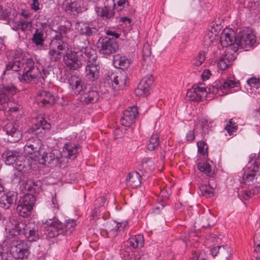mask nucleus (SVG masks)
<instances>
[{
	"mask_svg": "<svg viewBox=\"0 0 260 260\" xmlns=\"http://www.w3.org/2000/svg\"><path fill=\"white\" fill-rule=\"evenodd\" d=\"M239 88L240 82L230 78L224 80L215 81L214 84L209 87H206L204 83H199L187 91L186 96L190 101L200 102L203 98L207 96L208 92L222 96L237 91Z\"/></svg>",
	"mask_w": 260,
	"mask_h": 260,
	"instance_id": "nucleus-1",
	"label": "nucleus"
},
{
	"mask_svg": "<svg viewBox=\"0 0 260 260\" xmlns=\"http://www.w3.org/2000/svg\"><path fill=\"white\" fill-rule=\"evenodd\" d=\"M21 230L20 223L15 219L7 223L6 230L9 233L7 244L14 256L20 259L27 258L30 254L29 247L26 242L20 240L19 237Z\"/></svg>",
	"mask_w": 260,
	"mask_h": 260,
	"instance_id": "nucleus-2",
	"label": "nucleus"
},
{
	"mask_svg": "<svg viewBox=\"0 0 260 260\" xmlns=\"http://www.w3.org/2000/svg\"><path fill=\"white\" fill-rule=\"evenodd\" d=\"M47 225L45 234L47 239H51L60 236L70 235L76 225V220H68L62 223L56 219H49L46 222Z\"/></svg>",
	"mask_w": 260,
	"mask_h": 260,
	"instance_id": "nucleus-3",
	"label": "nucleus"
},
{
	"mask_svg": "<svg viewBox=\"0 0 260 260\" xmlns=\"http://www.w3.org/2000/svg\"><path fill=\"white\" fill-rule=\"evenodd\" d=\"M64 34L57 33L51 41L48 56L51 62L59 61L68 51V44L64 40Z\"/></svg>",
	"mask_w": 260,
	"mask_h": 260,
	"instance_id": "nucleus-4",
	"label": "nucleus"
},
{
	"mask_svg": "<svg viewBox=\"0 0 260 260\" xmlns=\"http://www.w3.org/2000/svg\"><path fill=\"white\" fill-rule=\"evenodd\" d=\"M41 72L39 68L35 65L32 59H28L26 66L24 68L23 73L20 74L18 78L23 83L40 82L45 81L46 75L44 70Z\"/></svg>",
	"mask_w": 260,
	"mask_h": 260,
	"instance_id": "nucleus-5",
	"label": "nucleus"
},
{
	"mask_svg": "<svg viewBox=\"0 0 260 260\" xmlns=\"http://www.w3.org/2000/svg\"><path fill=\"white\" fill-rule=\"evenodd\" d=\"M143 236L141 235H136L129 238L125 243L121 250V254L124 257L131 260L139 258V257H137L135 254H134L135 252L132 250V248L134 249H139L143 247Z\"/></svg>",
	"mask_w": 260,
	"mask_h": 260,
	"instance_id": "nucleus-6",
	"label": "nucleus"
},
{
	"mask_svg": "<svg viewBox=\"0 0 260 260\" xmlns=\"http://www.w3.org/2000/svg\"><path fill=\"white\" fill-rule=\"evenodd\" d=\"M2 157L6 165H12L16 164V166L18 167L17 170L19 171H22L25 167V162L21 160L24 157L20 150H6Z\"/></svg>",
	"mask_w": 260,
	"mask_h": 260,
	"instance_id": "nucleus-7",
	"label": "nucleus"
},
{
	"mask_svg": "<svg viewBox=\"0 0 260 260\" xmlns=\"http://www.w3.org/2000/svg\"><path fill=\"white\" fill-rule=\"evenodd\" d=\"M234 40V44L238 49L240 48L246 50L252 47L256 42L255 35L248 31L239 32Z\"/></svg>",
	"mask_w": 260,
	"mask_h": 260,
	"instance_id": "nucleus-8",
	"label": "nucleus"
},
{
	"mask_svg": "<svg viewBox=\"0 0 260 260\" xmlns=\"http://www.w3.org/2000/svg\"><path fill=\"white\" fill-rule=\"evenodd\" d=\"M259 166L254 159H252L249 161L244 168V172L243 175V181L246 185L253 184L254 180L257 179L259 175Z\"/></svg>",
	"mask_w": 260,
	"mask_h": 260,
	"instance_id": "nucleus-9",
	"label": "nucleus"
},
{
	"mask_svg": "<svg viewBox=\"0 0 260 260\" xmlns=\"http://www.w3.org/2000/svg\"><path fill=\"white\" fill-rule=\"evenodd\" d=\"M238 47L234 44V46H229L226 48L225 51V54L222 55L217 63V66L221 70H225L231 65L233 61L237 57L238 54Z\"/></svg>",
	"mask_w": 260,
	"mask_h": 260,
	"instance_id": "nucleus-10",
	"label": "nucleus"
},
{
	"mask_svg": "<svg viewBox=\"0 0 260 260\" xmlns=\"http://www.w3.org/2000/svg\"><path fill=\"white\" fill-rule=\"evenodd\" d=\"M97 47L101 54L109 55L115 53L119 48L117 42L109 38H101L98 43Z\"/></svg>",
	"mask_w": 260,
	"mask_h": 260,
	"instance_id": "nucleus-11",
	"label": "nucleus"
},
{
	"mask_svg": "<svg viewBox=\"0 0 260 260\" xmlns=\"http://www.w3.org/2000/svg\"><path fill=\"white\" fill-rule=\"evenodd\" d=\"M25 142L26 143L24 146L25 154L28 155L34 154L35 156H38L42 151L41 140L37 137H30L26 139Z\"/></svg>",
	"mask_w": 260,
	"mask_h": 260,
	"instance_id": "nucleus-12",
	"label": "nucleus"
},
{
	"mask_svg": "<svg viewBox=\"0 0 260 260\" xmlns=\"http://www.w3.org/2000/svg\"><path fill=\"white\" fill-rule=\"evenodd\" d=\"M10 59L6 64V70H12L15 72L20 71L23 66L22 62L23 55L20 50H12L10 52Z\"/></svg>",
	"mask_w": 260,
	"mask_h": 260,
	"instance_id": "nucleus-13",
	"label": "nucleus"
},
{
	"mask_svg": "<svg viewBox=\"0 0 260 260\" xmlns=\"http://www.w3.org/2000/svg\"><path fill=\"white\" fill-rule=\"evenodd\" d=\"M4 131L8 136V140L11 143L18 142L22 137L19 125L15 122H9L4 127Z\"/></svg>",
	"mask_w": 260,
	"mask_h": 260,
	"instance_id": "nucleus-14",
	"label": "nucleus"
},
{
	"mask_svg": "<svg viewBox=\"0 0 260 260\" xmlns=\"http://www.w3.org/2000/svg\"><path fill=\"white\" fill-rule=\"evenodd\" d=\"M153 80L154 78L151 75H148L144 77L135 89L136 95L141 96L148 93L153 83Z\"/></svg>",
	"mask_w": 260,
	"mask_h": 260,
	"instance_id": "nucleus-15",
	"label": "nucleus"
},
{
	"mask_svg": "<svg viewBox=\"0 0 260 260\" xmlns=\"http://www.w3.org/2000/svg\"><path fill=\"white\" fill-rule=\"evenodd\" d=\"M16 88L13 85L4 86L0 92V110H5L10 101V97L15 93Z\"/></svg>",
	"mask_w": 260,
	"mask_h": 260,
	"instance_id": "nucleus-16",
	"label": "nucleus"
},
{
	"mask_svg": "<svg viewBox=\"0 0 260 260\" xmlns=\"http://www.w3.org/2000/svg\"><path fill=\"white\" fill-rule=\"evenodd\" d=\"M125 225V224L123 226L121 223L113 222L108 224L107 229L102 230L101 233L103 236L113 239L119 235H121Z\"/></svg>",
	"mask_w": 260,
	"mask_h": 260,
	"instance_id": "nucleus-17",
	"label": "nucleus"
},
{
	"mask_svg": "<svg viewBox=\"0 0 260 260\" xmlns=\"http://www.w3.org/2000/svg\"><path fill=\"white\" fill-rule=\"evenodd\" d=\"M100 99L99 93L92 89L85 87L81 94L79 99L83 104H93Z\"/></svg>",
	"mask_w": 260,
	"mask_h": 260,
	"instance_id": "nucleus-18",
	"label": "nucleus"
},
{
	"mask_svg": "<svg viewBox=\"0 0 260 260\" xmlns=\"http://www.w3.org/2000/svg\"><path fill=\"white\" fill-rule=\"evenodd\" d=\"M104 7H97L95 8V11L97 15L100 16L104 20L110 19L114 17L115 10L113 1H110L106 4L104 3Z\"/></svg>",
	"mask_w": 260,
	"mask_h": 260,
	"instance_id": "nucleus-19",
	"label": "nucleus"
},
{
	"mask_svg": "<svg viewBox=\"0 0 260 260\" xmlns=\"http://www.w3.org/2000/svg\"><path fill=\"white\" fill-rule=\"evenodd\" d=\"M138 109L136 106L129 107L123 112L121 118V123L125 126H129L133 124L138 115Z\"/></svg>",
	"mask_w": 260,
	"mask_h": 260,
	"instance_id": "nucleus-20",
	"label": "nucleus"
},
{
	"mask_svg": "<svg viewBox=\"0 0 260 260\" xmlns=\"http://www.w3.org/2000/svg\"><path fill=\"white\" fill-rule=\"evenodd\" d=\"M81 151V148L78 145L72 142H67L64 144L61 156L70 159H74L77 154Z\"/></svg>",
	"mask_w": 260,
	"mask_h": 260,
	"instance_id": "nucleus-21",
	"label": "nucleus"
},
{
	"mask_svg": "<svg viewBox=\"0 0 260 260\" xmlns=\"http://www.w3.org/2000/svg\"><path fill=\"white\" fill-rule=\"evenodd\" d=\"M237 35L232 29H224L220 36V42L223 47L229 48V46H234L235 38Z\"/></svg>",
	"mask_w": 260,
	"mask_h": 260,
	"instance_id": "nucleus-22",
	"label": "nucleus"
},
{
	"mask_svg": "<svg viewBox=\"0 0 260 260\" xmlns=\"http://www.w3.org/2000/svg\"><path fill=\"white\" fill-rule=\"evenodd\" d=\"M67 51V54L64 57V61L66 66L70 69L76 70L81 67L82 62L79 59L77 53L78 52H71L69 53Z\"/></svg>",
	"mask_w": 260,
	"mask_h": 260,
	"instance_id": "nucleus-23",
	"label": "nucleus"
},
{
	"mask_svg": "<svg viewBox=\"0 0 260 260\" xmlns=\"http://www.w3.org/2000/svg\"><path fill=\"white\" fill-rule=\"evenodd\" d=\"M99 64L96 61L87 62L85 69L86 76L89 80L94 81L99 78Z\"/></svg>",
	"mask_w": 260,
	"mask_h": 260,
	"instance_id": "nucleus-24",
	"label": "nucleus"
},
{
	"mask_svg": "<svg viewBox=\"0 0 260 260\" xmlns=\"http://www.w3.org/2000/svg\"><path fill=\"white\" fill-rule=\"evenodd\" d=\"M17 198V193L14 191H9L4 194L0 198V208L8 209L14 204Z\"/></svg>",
	"mask_w": 260,
	"mask_h": 260,
	"instance_id": "nucleus-25",
	"label": "nucleus"
},
{
	"mask_svg": "<svg viewBox=\"0 0 260 260\" xmlns=\"http://www.w3.org/2000/svg\"><path fill=\"white\" fill-rule=\"evenodd\" d=\"M23 229V234L28 241L35 242L39 239L38 229L34 224L29 223L25 225Z\"/></svg>",
	"mask_w": 260,
	"mask_h": 260,
	"instance_id": "nucleus-26",
	"label": "nucleus"
},
{
	"mask_svg": "<svg viewBox=\"0 0 260 260\" xmlns=\"http://www.w3.org/2000/svg\"><path fill=\"white\" fill-rule=\"evenodd\" d=\"M82 35L88 36L98 34L99 29L91 22H81L78 26Z\"/></svg>",
	"mask_w": 260,
	"mask_h": 260,
	"instance_id": "nucleus-27",
	"label": "nucleus"
},
{
	"mask_svg": "<svg viewBox=\"0 0 260 260\" xmlns=\"http://www.w3.org/2000/svg\"><path fill=\"white\" fill-rule=\"evenodd\" d=\"M127 76L125 73L114 75L111 79L112 86L115 90H120L123 88L126 85Z\"/></svg>",
	"mask_w": 260,
	"mask_h": 260,
	"instance_id": "nucleus-28",
	"label": "nucleus"
},
{
	"mask_svg": "<svg viewBox=\"0 0 260 260\" xmlns=\"http://www.w3.org/2000/svg\"><path fill=\"white\" fill-rule=\"evenodd\" d=\"M24 189L29 191L30 193H38L41 190V182L39 180L27 179L22 183Z\"/></svg>",
	"mask_w": 260,
	"mask_h": 260,
	"instance_id": "nucleus-29",
	"label": "nucleus"
},
{
	"mask_svg": "<svg viewBox=\"0 0 260 260\" xmlns=\"http://www.w3.org/2000/svg\"><path fill=\"white\" fill-rule=\"evenodd\" d=\"M37 101L39 104H42L43 105H51L54 103L55 98L50 92L43 90L38 95Z\"/></svg>",
	"mask_w": 260,
	"mask_h": 260,
	"instance_id": "nucleus-30",
	"label": "nucleus"
},
{
	"mask_svg": "<svg viewBox=\"0 0 260 260\" xmlns=\"http://www.w3.org/2000/svg\"><path fill=\"white\" fill-rule=\"evenodd\" d=\"M126 181L127 184L132 188H136L141 184V176L137 172H132L128 174Z\"/></svg>",
	"mask_w": 260,
	"mask_h": 260,
	"instance_id": "nucleus-31",
	"label": "nucleus"
},
{
	"mask_svg": "<svg viewBox=\"0 0 260 260\" xmlns=\"http://www.w3.org/2000/svg\"><path fill=\"white\" fill-rule=\"evenodd\" d=\"M69 82L75 94L78 95L81 92H83L84 83L81 79L76 76H72L69 79Z\"/></svg>",
	"mask_w": 260,
	"mask_h": 260,
	"instance_id": "nucleus-32",
	"label": "nucleus"
},
{
	"mask_svg": "<svg viewBox=\"0 0 260 260\" xmlns=\"http://www.w3.org/2000/svg\"><path fill=\"white\" fill-rule=\"evenodd\" d=\"M51 125L49 123L47 122L45 118L43 117H38L37 119V122L34 124L31 128V132L37 135L39 133L37 131L40 129L44 131L50 129Z\"/></svg>",
	"mask_w": 260,
	"mask_h": 260,
	"instance_id": "nucleus-33",
	"label": "nucleus"
},
{
	"mask_svg": "<svg viewBox=\"0 0 260 260\" xmlns=\"http://www.w3.org/2000/svg\"><path fill=\"white\" fill-rule=\"evenodd\" d=\"M214 181L213 178H210L208 181V185H203L200 186V189L203 196L206 198H210L213 195L214 187H216V185L212 183Z\"/></svg>",
	"mask_w": 260,
	"mask_h": 260,
	"instance_id": "nucleus-34",
	"label": "nucleus"
},
{
	"mask_svg": "<svg viewBox=\"0 0 260 260\" xmlns=\"http://www.w3.org/2000/svg\"><path fill=\"white\" fill-rule=\"evenodd\" d=\"M198 167L200 171L204 172L208 176L211 177V178H213L215 171L213 169L212 166L209 162H199L198 165Z\"/></svg>",
	"mask_w": 260,
	"mask_h": 260,
	"instance_id": "nucleus-35",
	"label": "nucleus"
},
{
	"mask_svg": "<svg viewBox=\"0 0 260 260\" xmlns=\"http://www.w3.org/2000/svg\"><path fill=\"white\" fill-rule=\"evenodd\" d=\"M113 62L115 66L122 69L127 68L129 64V60L125 56H122L120 54L114 56Z\"/></svg>",
	"mask_w": 260,
	"mask_h": 260,
	"instance_id": "nucleus-36",
	"label": "nucleus"
},
{
	"mask_svg": "<svg viewBox=\"0 0 260 260\" xmlns=\"http://www.w3.org/2000/svg\"><path fill=\"white\" fill-rule=\"evenodd\" d=\"M106 200V199L105 197H99L96 199L95 204L97 207L95 208L92 213V217H97L98 216V214L105 209V203Z\"/></svg>",
	"mask_w": 260,
	"mask_h": 260,
	"instance_id": "nucleus-37",
	"label": "nucleus"
},
{
	"mask_svg": "<svg viewBox=\"0 0 260 260\" xmlns=\"http://www.w3.org/2000/svg\"><path fill=\"white\" fill-rule=\"evenodd\" d=\"M37 157L40 164L44 165L46 163L50 164L54 160L55 156L51 152H43L42 153L41 151Z\"/></svg>",
	"mask_w": 260,
	"mask_h": 260,
	"instance_id": "nucleus-38",
	"label": "nucleus"
},
{
	"mask_svg": "<svg viewBox=\"0 0 260 260\" xmlns=\"http://www.w3.org/2000/svg\"><path fill=\"white\" fill-rule=\"evenodd\" d=\"M81 55H83V53L87 57V62H93L96 61L97 55L94 50L90 47H86L82 49L80 51Z\"/></svg>",
	"mask_w": 260,
	"mask_h": 260,
	"instance_id": "nucleus-39",
	"label": "nucleus"
},
{
	"mask_svg": "<svg viewBox=\"0 0 260 260\" xmlns=\"http://www.w3.org/2000/svg\"><path fill=\"white\" fill-rule=\"evenodd\" d=\"M36 200V197L31 193H26L20 200L19 203L32 209Z\"/></svg>",
	"mask_w": 260,
	"mask_h": 260,
	"instance_id": "nucleus-40",
	"label": "nucleus"
},
{
	"mask_svg": "<svg viewBox=\"0 0 260 260\" xmlns=\"http://www.w3.org/2000/svg\"><path fill=\"white\" fill-rule=\"evenodd\" d=\"M238 128V119L233 118L226 123L224 129L227 131L229 135L231 136L237 132Z\"/></svg>",
	"mask_w": 260,
	"mask_h": 260,
	"instance_id": "nucleus-41",
	"label": "nucleus"
},
{
	"mask_svg": "<svg viewBox=\"0 0 260 260\" xmlns=\"http://www.w3.org/2000/svg\"><path fill=\"white\" fill-rule=\"evenodd\" d=\"M252 91L251 93L260 94V79L256 78H251L247 81Z\"/></svg>",
	"mask_w": 260,
	"mask_h": 260,
	"instance_id": "nucleus-42",
	"label": "nucleus"
},
{
	"mask_svg": "<svg viewBox=\"0 0 260 260\" xmlns=\"http://www.w3.org/2000/svg\"><path fill=\"white\" fill-rule=\"evenodd\" d=\"M160 141L158 135L157 133H154L149 139L147 148L150 151L154 150L158 147Z\"/></svg>",
	"mask_w": 260,
	"mask_h": 260,
	"instance_id": "nucleus-43",
	"label": "nucleus"
},
{
	"mask_svg": "<svg viewBox=\"0 0 260 260\" xmlns=\"http://www.w3.org/2000/svg\"><path fill=\"white\" fill-rule=\"evenodd\" d=\"M32 40L33 43L37 46L42 45L45 41L43 31L37 29L35 33L33 35Z\"/></svg>",
	"mask_w": 260,
	"mask_h": 260,
	"instance_id": "nucleus-44",
	"label": "nucleus"
},
{
	"mask_svg": "<svg viewBox=\"0 0 260 260\" xmlns=\"http://www.w3.org/2000/svg\"><path fill=\"white\" fill-rule=\"evenodd\" d=\"M16 210L21 216L26 217L30 215L32 209L19 203Z\"/></svg>",
	"mask_w": 260,
	"mask_h": 260,
	"instance_id": "nucleus-45",
	"label": "nucleus"
},
{
	"mask_svg": "<svg viewBox=\"0 0 260 260\" xmlns=\"http://www.w3.org/2000/svg\"><path fill=\"white\" fill-rule=\"evenodd\" d=\"M78 5L76 0H70L66 5L65 10L67 12L78 13Z\"/></svg>",
	"mask_w": 260,
	"mask_h": 260,
	"instance_id": "nucleus-46",
	"label": "nucleus"
},
{
	"mask_svg": "<svg viewBox=\"0 0 260 260\" xmlns=\"http://www.w3.org/2000/svg\"><path fill=\"white\" fill-rule=\"evenodd\" d=\"M231 248L229 246H220L219 257L222 258L228 259L231 254Z\"/></svg>",
	"mask_w": 260,
	"mask_h": 260,
	"instance_id": "nucleus-47",
	"label": "nucleus"
},
{
	"mask_svg": "<svg viewBox=\"0 0 260 260\" xmlns=\"http://www.w3.org/2000/svg\"><path fill=\"white\" fill-rule=\"evenodd\" d=\"M31 21L21 19L17 22V26L18 29L25 31L27 29L28 27L31 26Z\"/></svg>",
	"mask_w": 260,
	"mask_h": 260,
	"instance_id": "nucleus-48",
	"label": "nucleus"
},
{
	"mask_svg": "<svg viewBox=\"0 0 260 260\" xmlns=\"http://www.w3.org/2000/svg\"><path fill=\"white\" fill-rule=\"evenodd\" d=\"M8 105L10 106L9 112L11 113H15L19 112L22 109L21 105L19 103L10 101Z\"/></svg>",
	"mask_w": 260,
	"mask_h": 260,
	"instance_id": "nucleus-49",
	"label": "nucleus"
},
{
	"mask_svg": "<svg viewBox=\"0 0 260 260\" xmlns=\"http://www.w3.org/2000/svg\"><path fill=\"white\" fill-rule=\"evenodd\" d=\"M205 54L203 51H200L195 58L193 64L196 66H200L205 60Z\"/></svg>",
	"mask_w": 260,
	"mask_h": 260,
	"instance_id": "nucleus-50",
	"label": "nucleus"
},
{
	"mask_svg": "<svg viewBox=\"0 0 260 260\" xmlns=\"http://www.w3.org/2000/svg\"><path fill=\"white\" fill-rule=\"evenodd\" d=\"M198 152L202 155H206L208 153V146L204 141H199L197 143Z\"/></svg>",
	"mask_w": 260,
	"mask_h": 260,
	"instance_id": "nucleus-51",
	"label": "nucleus"
},
{
	"mask_svg": "<svg viewBox=\"0 0 260 260\" xmlns=\"http://www.w3.org/2000/svg\"><path fill=\"white\" fill-rule=\"evenodd\" d=\"M196 254L194 256H192L190 260H207V256L205 252L203 251H201L194 253H193V255Z\"/></svg>",
	"mask_w": 260,
	"mask_h": 260,
	"instance_id": "nucleus-52",
	"label": "nucleus"
},
{
	"mask_svg": "<svg viewBox=\"0 0 260 260\" xmlns=\"http://www.w3.org/2000/svg\"><path fill=\"white\" fill-rule=\"evenodd\" d=\"M151 54V50L149 45L146 44L144 46L143 49V56L144 60H146L149 58Z\"/></svg>",
	"mask_w": 260,
	"mask_h": 260,
	"instance_id": "nucleus-53",
	"label": "nucleus"
},
{
	"mask_svg": "<svg viewBox=\"0 0 260 260\" xmlns=\"http://www.w3.org/2000/svg\"><path fill=\"white\" fill-rule=\"evenodd\" d=\"M199 123L202 128L203 134H205L208 132V130L209 128V124L208 121L205 119H202L200 120Z\"/></svg>",
	"mask_w": 260,
	"mask_h": 260,
	"instance_id": "nucleus-54",
	"label": "nucleus"
},
{
	"mask_svg": "<svg viewBox=\"0 0 260 260\" xmlns=\"http://www.w3.org/2000/svg\"><path fill=\"white\" fill-rule=\"evenodd\" d=\"M254 251L260 254V235L254 237Z\"/></svg>",
	"mask_w": 260,
	"mask_h": 260,
	"instance_id": "nucleus-55",
	"label": "nucleus"
},
{
	"mask_svg": "<svg viewBox=\"0 0 260 260\" xmlns=\"http://www.w3.org/2000/svg\"><path fill=\"white\" fill-rule=\"evenodd\" d=\"M239 196L245 200H247L253 197L251 190H244L241 193H239Z\"/></svg>",
	"mask_w": 260,
	"mask_h": 260,
	"instance_id": "nucleus-56",
	"label": "nucleus"
},
{
	"mask_svg": "<svg viewBox=\"0 0 260 260\" xmlns=\"http://www.w3.org/2000/svg\"><path fill=\"white\" fill-rule=\"evenodd\" d=\"M258 0H250L248 2L246 7L249 9H255L257 8H258Z\"/></svg>",
	"mask_w": 260,
	"mask_h": 260,
	"instance_id": "nucleus-57",
	"label": "nucleus"
},
{
	"mask_svg": "<svg viewBox=\"0 0 260 260\" xmlns=\"http://www.w3.org/2000/svg\"><path fill=\"white\" fill-rule=\"evenodd\" d=\"M51 206L52 210L54 213L57 212L59 210V205L57 203V200L55 197H53L51 201Z\"/></svg>",
	"mask_w": 260,
	"mask_h": 260,
	"instance_id": "nucleus-58",
	"label": "nucleus"
},
{
	"mask_svg": "<svg viewBox=\"0 0 260 260\" xmlns=\"http://www.w3.org/2000/svg\"><path fill=\"white\" fill-rule=\"evenodd\" d=\"M110 1H113L114 6H115V3H117L119 6H122L123 8L125 7V6L128 5V0H110Z\"/></svg>",
	"mask_w": 260,
	"mask_h": 260,
	"instance_id": "nucleus-59",
	"label": "nucleus"
},
{
	"mask_svg": "<svg viewBox=\"0 0 260 260\" xmlns=\"http://www.w3.org/2000/svg\"><path fill=\"white\" fill-rule=\"evenodd\" d=\"M40 3L38 0H32V3L31 4V8L35 11H37L40 9Z\"/></svg>",
	"mask_w": 260,
	"mask_h": 260,
	"instance_id": "nucleus-60",
	"label": "nucleus"
},
{
	"mask_svg": "<svg viewBox=\"0 0 260 260\" xmlns=\"http://www.w3.org/2000/svg\"><path fill=\"white\" fill-rule=\"evenodd\" d=\"M186 138L187 141H193L194 139V134L193 131H189L186 134Z\"/></svg>",
	"mask_w": 260,
	"mask_h": 260,
	"instance_id": "nucleus-61",
	"label": "nucleus"
},
{
	"mask_svg": "<svg viewBox=\"0 0 260 260\" xmlns=\"http://www.w3.org/2000/svg\"><path fill=\"white\" fill-rule=\"evenodd\" d=\"M220 246H216L211 248L210 252L213 256H219Z\"/></svg>",
	"mask_w": 260,
	"mask_h": 260,
	"instance_id": "nucleus-62",
	"label": "nucleus"
},
{
	"mask_svg": "<svg viewBox=\"0 0 260 260\" xmlns=\"http://www.w3.org/2000/svg\"><path fill=\"white\" fill-rule=\"evenodd\" d=\"M211 75V74L209 70L204 71L202 75L203 80L204 81L208 80Z\"/></svg>",
	"mask_w": 260,
	"mask_h": 260,
	"instance_id": "nucleus-63",
	"label": "nucleus"
},
{
	"mask_svg": "<svg viewBox=\"0 0 260 260\" xmlns=\"http://www.w3.org/2000/svg\"><path fill=\"white\" fill-rule=\"evenodd\" d=\"M251 190L252 196L257 194L260 192V186H255Z\"/></svg>",
	"mask_w": 260,
	"mask_h": 260,
	"instance_id": "nucleus-64",
	"label": "nucleus"
}]
</instances>
